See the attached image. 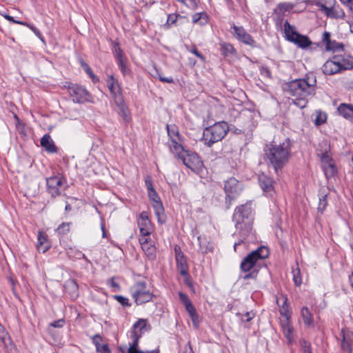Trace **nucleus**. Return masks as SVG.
<instances>
[{"instance_id":"bf43d9fd","label":"nucleus","mask_w":353,"mask_h":353,"mask_svg":"<svg viewBox=\"0 0 353 353\" xmlns=\"http://www.w3.org/2000/svg\"><path fill=\"white\" fill-rule=\"evenodd\" d=\"M291 8H292V6H290V4H289V3H280V4H279V6H278V8H279V10H281V11H288V10H289Z\"/></svg>"},{"instance_id":"8fccbe9b","label":"nucleus","mask_w":353,"mask_h":353,"mask_svg":"<svg viewBox=\"0 0 353 353\" xmlns=\"http://www.w3.org/2000/svg\"><path fill=\"white\" fill-rule=\"evenodd\" d=\"M97 352L100 353H110V350L108 347V344H103L101 346L96 348Z\"/></svg>"},{"instance_id":"a878e982","label":"nucleus","mask_w":353,"mask_h":353,"mask_svg":"<svg viewBox=\"0 0 353 353\" xmlns=\"http://www.w3.org/2000/svg\"><path fill=\"white\" fill-rule=\"evenodd\" d=\"M115 103L119 106L120 113L121 114L123 119L125 121H128V108L125 106L123 97L121 94H118L115 96Z\"/></svg>"},{"instance_id":"6e6552de","label":"nucleus","mask_w":353,"mask_h":353,"mask_svg":"<svg viewBox=\"0 0 353 353\" xmlns=\"http://www.w3.org/2000/svg\"><path fill=\"white\" fill-rule=\"evenodd\" d=\"M130 292L137 305L147 303L152 299V294L147 289L144 282L136 283L130 288Z\"/></svg>"},{"instance_id":"4d7b16f0","label":"nucleus","mask_w":353,"mask_h":353,"mask_svg":"<svg viewBox=\"0 0 353 353\" xmlns=\"http://www.w3.org/2000/svg\"><path fill=\"white\" fill-rule=\"evenodd\" d=\"M190 52L195 54L198 58H199L203 62L205 61V57L199 52V50L196 48H193L190 50Z\"/></svg>"},{"instance_id":"6e6d98bb","label":"nucleus","mask_w":353,"mask_h":353,"mask_svg":"<svg viewBox=\"0 0 353 353\" xmlns=\"http://www.w3.org/2000/svg\"><path fill=\"white\" fill-rule=\"evenodd\" d=\"M179 296L180 300L184 303L185 305L186 304H188V303H191V301L189 299V298H188L187 294H185L184 293H182V292H180L179 294Z\"/></svg>"},{"instance_id":"7ed1b4c3","label":"nucleus","mask_w":353,"mask_h":353,"mask_svg":"<svg viewBox=\"0 0 353 353\" xmlns=\"http://www.w3.org/2000/svg\"><path fill=\"white\" fill-rule=\"evenodd\" d=\"M233 221L235 222V227L239 230L242 236H247L252 225V208L250 204L241 205L236 208L233 214Z\"/></svg>"},{"instance_id":"5fc2aeb1","label":"nucleus","mask_w":353,"mask_h":353,"mask_svg":"<svg viewBox=\"0 0 353 353\" xmlns=\"http://www.w3.org/2000/svg\"><path fill=\"white\" fill-rule=\"evenodd\" d=\"M202 238L201 236H198V241L200 245V250L202 252H208V246L205 245V242L203 243L202 241Z\"/></svg>"},{"instance_id":"6ab92c4d","label":"nucleus","mask_w":353,"mask_h":353,"mask_svg":"<svg viewBox=\"0 0 353 353\" xmlns=\"http://www.w3.org/2000/svg\"><path fill=\"white\" fill-rule=\"evenodd\" d=\"M330 33L328 32H324L323 34V42L325 43V49L326 50H332L335 51L337 50H343V45L341 43H337L334 41H332L330 39Z\"/></svg>"},{"instance_id":"c85d7f7f","label":"nucleus","mask_w":353,"mask_h":353,"mask_svg":"<svg viewBox=\"0 0 353 353\" xmlns=\"http://www.w3.org/2000/svg\"><path fill=\"white\" fill-rule=\"evenodd\" d=\"M138 224L141 235L148 236L151 232V222L150 220L139 221Z\"/></svg>"},{"instance_id":"473e14b6","label":"nucleus","mask_w":353,"mask_h":353,"mask_svg":"<svg viewBox=\"0 0 353 353\" xmlns=\"http://www.w3.org/2000/svg\"><path fill=\"white\" fill-rule=\"evenodd\" d=\"M325 15L331 18H343L345 14L341 8L334 6L326 12Z\"/></svg>"},{"instance_id":"e2e57ef3","label":"nucleus","mask_w":353,"mask_h":353,"mask_svg":"<svg viewBox=\"0 0 353 353\" xmlns=\"http://www.w3.org/2000/svg\"><path fill=\"white\" fill-rule=\"evenodd\" d=\"M205 15V13H196L192 16L193 23H196L199 21L202 16Z\"/></svg>"},{"instance_id":"a211bd4d","label":"nucleus","mask_w":353,"mask_h":353,"mask_svg":"<svg viewBox=\"0 0 353 353\" xmlns=\"http://www.w3.org/2000/svg\"><path fill=\"white\" fill-rule=\"evenodd\" d=\"M259 182L262 190L266 193H271L273 191L274 181L270 176L261 174L259 176Z\"/></svg>"},{"instance_id":"a19ab883","label":"nucleus","mask_w":353,"mask_h":353,"mask_svg":"<svg viewBox=\"0 0 353 353\" xmlns=\"http://www.w3.org/2000/svg\"><path fill=\"white\" fill-rule=\"evenodd\" d=\"M293 281L296 285L299 286L302 283V279L301 276V271L299 267L292 270Z\"/></svg>"},{"instance_id":"4468645a","label":"nucleus","mask_w":353,"mask_h":353,"mask_svg":"<svg viewBox=\"0 0 353 353\" xmlns=\"http://www.w3.org/2000/svg\"><path fill=\"white\" fill-rule=\"evenodd\" d=\"M62 185V179L59 176H52L47 179V187L52 196H57L60 194V187Z\"/></svg>"},{"instance_id":"39448f33","label":"nucleus","mask_w":353,"mask_h":353,"mask_svg":"<svg viewBox=\"0 0 353 353\" xmlns=\"http://www.w3.org/2000/svg\"><path fill=\"white\" fill-rule=\"evenodd\" d=\"M317 154L321 159L323 169L326 177L329 178L333 176L336 172V168L331 157L330 145L327 141H322L319 143Z\"/></svg>"},{"instance_id":"c03bdc74","label":"nucleus","mask_w":353,"mask_h":353,"mask_svg":"<svg viewBox=\"0 0 353 353\" xmlns=\"http://www.w3.org/2000/svg\"><path fill=\"white\" fill-rule=\"evenodd\" d=\"M118 65L123 74L128 73L129 70L127 67L125 58L117 59Z\"/></svg>"},{"instance_id":"4be33fe9","label":"nucleus","mask_w":353,"mask_h":353,"mask_svg":"<svg viewBox=\"0 0 353 353\" xmlns=\"http://www.w3.org/2000/svg\"><path fill=\"white\" fill-rule=\"evenodd\" d=\"M41 145L48 152L54 153L57 152V147L50 136L48 134H46L41 138Z\"/></svg>"},{"instance_id":"052dcab7","label":"nucleus","mask_w":353,"mask_h":353,"mask_svg":"<svg viewBox=\"0 0 353 353\" xmlns=\"http://www.w3.org/2000/svg\"><path fill=\"white\" fill-rule=\"evenodd\" d=\"M260 71L262 75L266 76L268 77H271V72L268 68L263 66L261 68Z\"/></svg>"},{"instance_id":"2eb2a0df","label":"nucleus","mask_w":353,"mask_h":353,"mask_svg":"<svg viewBox=\"0 0 353 353\" xmlns=\"http://www.w3.org/2000/svg\"><path fill=\"white\" fill-rule=\"evenodd\" d=\"M232 28L234 29L235 37L239 40L247 45L254 46L255 43L254 39L249 34L245 32V30L242 27L233 25Z\"/></svg>"},{"instance_id":"5701e85b","label":"nucleus","mask_w":353,"mask_h":353,"mask_svg":"<svg viewBox=\"0 0 353 353\" xmlns=\"http://www.w3.org/2000/svg\"><path fill=\"white\" fill-rule=\"evenodd\" d=\"M180 140H181V139H176V138H174V139L170 140L168 142V145H169L170 151L173 154H176L179 159H180V156L183 155L184 153L185 152H183V148L182 145L179 143Z\"/></svg>"},{"instance_id":"f704fd0d","label":"nucleus","mask_w":353,"mask_h":353,"mask_svg":"<svg viewBox=\"0 0 353 353\" xmlns=\"http://www.w3.org/2000/svg\"><path fill=\"white\" fill-rule=\"evenodd\" d=\"M108 86L110 91L113 94L114 99L116 95L121 94L119 93V88L118 83L115 82L112 76H111L110 79L108 80Z\"/></svg>"},{"instance_id":"864d4df0","label":"nucleus","mask_w":353,"mask_h":353,"mask_svg":"<svg viewBox=\"0 0 353 353\" xmlns=\"http://www.w3.org/2000/svg\"><path fill=\"white\" fill-rule=\"evenodd\" d=\"M30 29L36 34V36L41 39L43 42H44V39L42 37L41 32L34 26L31 25L30 26Z\"/></svg>"},{"instance_id":"b1692460","label":"nucleus","mask_w":353,"mask_h":353,"mask_svg":"<svg viewBox=\"0 0 353 353\" xmlns=\"http://www.w3.org/2000/svg\"><path fill=\"white\" fill-rule=\"evenodd\" d=\"M141 336V334L137 331H132L131 338L132 339V343L130 345L128 350V353H145L143 351L137 350L139 340Z\"/></svg>"},{"instance_id":"ea45409f","label":"nucleus","mask_w":353,"mask_h":353,"mask_svg":"<svg viewBox=\"0 0 353 353\" xmlns=\"http://www.w3.org/2000/svg\"><path fill=\"white\" fill-rule=\"evenodd\" d=\"M146 325H147L146 320H145V319H139L133 325V331H137L139 333L141 334V331L144 328H145Z\"/></svg>"},{"instance_id":"bb28decb","label":"nucleus","mask_w":353,"mask_h":353,"mask_svg":"<svg viewBox=\"0 0 353 353\" xmlns=\"http://www.w3.org/2000/svg\"><path fill=\"white\" fill-rule=\"evenodd\" d=\"M140 243L141 244V248L145 252L146 255L150 259H154L155 258V248L152 243L148 242V239H145V241H142V239L140 240Z\"/></svg>"},{"instance_id":"20e7f679","label":"nucleus","mask_w":353,"mask_h":353,"mask_svg":"<svg viewBox=\"0 0 353 353\" xmlns=\"http://www.w3.org/2000/svg\"><path fill=\"white\" fill-rule=\"evenodd\" d=\"M228 130L229 126L226 122H217L203 130L202 141L205 145L210 147L214 143L221 141Z\"/></svg>"},{"instance_id":"ddd939ff","label":"nucleus","mask_w":353,"mask_h":353,"mask_svg":"<svg viewBox=\"0 0 353 353\" xmlns=\"http://www.w3.org/2000/svg\"><path fill=\"white\" fill-rule=\"evenodd\" d=\"M175 259L176 261L177 269L183 276H188V266L185 255L179 245L174 247Z\"/></svg>"},{"instance_id":"37998d69","label":"nucleus","mask_w":353,"mask_h":353,"mask_svg":"<svg viewBox=\"0 0 353 353\" xmlns=\"http://www.w3.org/2000/svg\"><path fill=\"white\" fill-rule=\"evenodd\" d=\"M60 234H65L70 231V223H62L57 229Z\"/></svg>"},{"instance_id":"338daca9","label":"nucleus","mask_w":353,"mask_h":353,"mask_svg":"<svg viewBox=\"0 0 353 353\" xmlns=\"http://www.w3.org/2000/svg\"><path fill=\"white\" fill-rule=\"evenodd\" d=\"M110 284L112 288L115 289V290H117L119 289V285L114 281V278H111L110 279Z\"/></svg>"},{"instance_id":"423d86ee","label":"nucleus","mask_w":353,"mask_h":353,"mask_svg":"<svg viewBox=\"0 0 353 353\" xmlns=\"http://www.w3.org/2000/svg\"><path fill=\"white\" fill-rule=\"evenodd\" d=\"M269 255V250L268 248L261 246L258 249L252 251L247 255L241 261V269L242 271L247 272L252 270L256 263L259 259H264Z\"/></svg>"},{"instance_id":"79ce46f5","label":"nucleus","mask_w":353,"mask_h":353,"mask_svg":"<svg viewBox=\"0 0 353 353\" xmlns=\"http://www.w3.org/2000/svg\"><path fill=\"white\" fill-rule=\"evenodd\" d=\"M283 334L290 343L293 340V327L292 325H286L283 329Z\"/></svg>"},{"instance_id":"f257e3e1","label":"nucleus","mask_w":353,"mask_h":353,"mask_svg":"<svg viewBox=\"0 0 353 353\" xmlns=\"http://www.w3.org/2000/svg\"><path fill=\"white\" fill-rule=\"evenodd\" d=\"M316 79L314 74H307L303 79H297L288 83L284 87L285 92L294 99L293 103L300 108L306 106L308 97L316 93Z\"/></svg>"},{"instance_id":"09e8293b","label":"nucleus","mask_w":353,"mask_h":353,"mask_svg":"<svg viewBox=\"0 0 353 353\" xmlns=\"http://www.w3.org/2000/svg\"><path fill=\"white\" fill-rule=\"evenodd\" d=\"M257 274H258V270H252L251 272H250L248 274H245L243 276V279L244 280H248L250 279H256V276H257Z\"/></svg>"},{"instance_id":"393cba45","label":"nucleus","mask_w":353,"mask_h":353,"mask_svg":"<svg viewBox=\"0 0 353 353\" xmlns=\"http://www.w3.org/2000/svg\"><path fill=\"white\" fill-rule=\"evenodd\" d=\"M338 112L344 118L352 120L353 116V105L341 103L338 108Z\"/></svg>"},{"instance_id":"dca6fc26","label":"nucleus","mask_w":353,"mask_h":353,"mask_svg":"<svg viewBox=\"0 0 353 353\" xmlns=\"http://www.w3.org/2000/svg\"><path fill=\"white\" fill-rule=\"evenodd\" d=\"M338 63L333 57L332 59L327 60L322 67L323 72L327 75H332L341 72V68H339Z\"/></svg>"},{"instance_id":"f03ea898","label":"nucleus","mask_w":353,"mask_h":353,"mask_svg":"<svg viewBox=\"0 0 353 353\" xmlns=\"http://www.w3.org/2000/svg\"><path fill=\"white\" fill-rule=\"evenodd\" d=\"M290 154V144L288 139L279 143L272 141L271 144L267 145L265 150L269 163L274 168L276 172L288 162Z\"/></svg>"},{"instance_id":"de8ad7c7","label":"nucleus","mask_w":353,"mask_h":353,"mask_svg":"<svg viewBox=\"0 0 353 353\" xmlns=\"http://www.w3.org/2000/svg\"><path fill=\"white\" fill-rule=\"evenodd\" d=\"M301 347L304 353H311L310 344L305 340L300 341Z\"/></svg>"},{"instance_id":"c756f323","label":"nucleus","mask_w":353,"mask_h":353,"mask_svg":"<svg viewBox=\"0 0 353 353\" xmlns=\"http://www.w3.org/2000/svg\"><path fill=\"white\" fill-rule=\"evenodd\" d=\"M335 3V0H316V5L321 8L325 14L332 8Z\"/></svg>"},{"instance_id":"f8f14e48","label":"nucleus","mask_w":353,"mask_h":353,"mask_svg":"<svg viewBox=\"0 0 353 353\" xmlns=\"http://www.w3.org/2000/svg\"><path fill=\"white\" fill-rule=\"evenodd\" d=\"M69 93L74 102L84 103L88 101L89 94L88 91L81 86L74 85L69 87Z\"/></svg>"},{"instance_id":"1a4fd4ad","label":"nucleus","mask_w":353,"mask_h":353,"mask_svg":"<svg viewBox=\"0 0 353 353\" xmlns=\"http://www.w3.org/2000/svg\"><path fill=\"white\" fill-rule=\"evenodd\" d=\"M224 190L226 194V203L228 204V208H229L232 201L240 194L242 187L238 180L232 177L225 181Z\"/></svg>"},{"instance_id":"cd10ccee","label":"nucleus","mask_w":353,"mask_h":353,"mask_svg":"<svg viewBox=\"0 0 353 353\" xmlns=\"http://www.w3.org/2000/svg\"><path fill=\"white\" fill-rule=\"evenodd\" d=\"M49 248H50V245L47 241V237L41 232H39V234H38V245H37L38 250L39 252L44 253Z\"/></svg>"},{"instance_id":"13d9d810","label":"nucleus","mask_w":353,"mask_h":353,"mask_svg":"<svg viewBox=\"0 0 353 353\" xmlns=\"http://www.w3.org/2000/svg\"><path fill=\"white\" fill-rule=\"evenodd\" d=\"M64 324V320L63 319H59L57 321H54V322L51 323L50 325L52 327H62Z\"/></svg>"},{"instance_id":"f3484780","label":"nucleus","mask_w":353,"mask_h":353,"mask_svg":"<svg viewBox=\"0 0 353 353\" xmlns=\"http://www.w3.org/2000/svg\"><path fill=\"white\" fill-rule=\"evenodd\" d=\"M341 333L343 334L341 349L347 353H352L351 345L353 343V332L342 330Z\"/></svg>"},{"instance_id":"774afa93","label":"nucleus","mask_w":353,"mask_h":353,"mask_svg":"<svg viewBox=\"0 0 353 353\" xmlns=\"http://www.w3.org/2000/svg\"><path fill=\"white\" fill-rule=\"evenodd\" d=\"M190 316L191 317L192 319V321L193 322V323L196 325L198 323H199V316L197 314L196 312L194 313V315H190Z\"/></svg>"},{"instance_id":"69168bd1","label":"nucleus","mask_w":353,"mask_h":353,"mask_svg":"<svg viewBox=\"0 0 353 353\" xmlns=\"http://www.w3.org/2000/svg\"><path fill=\"white\" fill-rule=\"evenodd\" d=\"M245 321L249 322L254 317V314L252 312H248L245 314Z\"/></svg>"},{"instance_id":"58836bf2","label":"nucleus","mask_w":353,"mask_h":353,"mask_svg":"<svg viewBox=\"0 0 353 353\" xmlns=\"http://www.w3.org/2000/svg\"><path fill=\"white\" fill-rule=\"evenodd\" d=\"M234 48L231 44L227 43H223L221 44V52L224 57H227L232 54L234 52Z\"/></svg>"},{"instance_id":"680f3d73","label":"nucleus","mask_w":353,"mask_h":353,"mask_svg":"<svg viewBox=\"0 0 353 353\" xmlns=\"http://www.w3.org/2000/svg\"><path fill=\"white\" fill-rule=\"evenodd\" d=\"M177 19V16L176 14H169L168 16L167 23L168 24H172L174 23Z\"/></svg>"},{"instance_id":"49530a36","label":"nucleus","mask_w":353,"mask_h":353,"mask_svg":"<svg viewBox=\"0 0 353 353\" xmlns=\"http://www.w3.org/2000/svg\"><path fill=\"white\" fill-rule=\"evenodd\" d=\"M114 299L120 303L123 306H129L130 303L128 302V299L121 296V295H115Z\"/></svg>"},{"instance_id":"9d476101","label":"nucleus","mask_w":353,"mask_h":353,"mask_svg":"<svg viewBox=\"0 0 353 353\" xmlns=\"http://www.w3.org/2000/svg\"><path fill=\"white\" fill-rule=\"evenodd\" d=\"M180 159L187 168L195 173H199L203 168V161L196 153L185 152L180 156Z\"/></svg>"},{"instance_id":"9b49d317","label":"nucleus","mask_w":353,"mask_h":353,"mask_svg":"<svg viewBox=\"0 0 353 353\" xmlns=\"http://www.w3.org/2000/svg\"><path fill=\"white\" fill-rule=\"evenodd\" d=\"M148 196L152 202V205L154 210L158 221L161 223H164V209L157 192L154 190L149 191Z\"/></svg>"},{"instance_id":"2f4dec72","label":"nucleus","mask_w":353,"mask_h":353,"mask_svg":"<svg viewBox=\"0 0 353 353\" xmlns=\"http://www.w3.org/2000/svg\"><path fill=\"white\" fill-rule=\"evenodd\" d=\"M287 299L285 298L282 306H281L280 312L281 315L285 317V319L281 321V326L283 329L286 325H291L289 322V316L288 314V306L286 305Z\"/></svg>"},{"instance_id":"c9c22d12","label":"nucleus","mask_w":353,"mask_h":353,"mask_svg":"<svg viewBox=\"0 0 353 353\" xmlns=\"http://www.w3.org/2000/svg\"><path fill=\"white\" fill-rule=\"evenodd\" d=\"M166 129L170 140L174 139V138H176V139H181L178 128L175 125H167Z\"/></svg>"},{"instance_id":"4c0bfd02","label":"nucleus","mask_w":353,"mask_h":353,"mask_svg":"<svg viewBox=\"0 0 353 353\" xmlns=\"http://www.w3.org/2000/svg\"><path fill=\"white\" fill-rule=\"evenodd\" d=\"M79 62L82 68L84 69L85 72L90 76V77L92 79V81L94 82L98 81V78L94 74L90 66L82 59H79Z\"/></svg>"},{"instance_id":"0e129e2a","label":"nucleus","mask_w":353,"mask_h":353,"mask_svg":"<svg viewBox=\"0 0 353 353\" xmlns=\"http://www.w3.org/2000/svg\"><path fill=\"white\" fill-rule=\"evenodd\" d=\"M145 185L147 187L148 192L154 190L153 188L152 183L150 179L145 180Z\"/></svg>"},{"instance_id":"7c9ffc66","label":"nucleus","mask_w":353,"mask_h":353,"mask_svg":"<svg viewBox=\"0 0 353 353\" xmlns=\"http://www.w3.org/2000/svg\"><path fill=\"white\" fill-rule=\"evenodd\" d=\"M0 341L4 347H8L12 344L10 337L5 327L0 323Z\"/></svg>"},{"instance_id":"e433bc0d","label":"nucleus","mask_w":353,"mask_h":353,"mask_svg":"<svg viewBox=\"0 0 353 353\" xmlns=\"http://www.w3.org/2000/svg\"><path fill=\"white\" fill-rule=\"evenodd\" d=\"M327 193H322L321 195H319V201L317 210L320 213H323L327 205Z\"/></svg>"},{"instance_id":"0eeeda50","label":"nucleus","mask_w":353,"mask_h":353,"mask_svg":"<svg viewBox=\"0 0 353 353\" xmlns=\"http://www.w3.org/2000/svg\"><path fill=\"white\" fill-rule=\"evenodd\" d=\"M284 33L285 39L299 47L305 48L310 46L312 42L307 36L302 35L296 31L295 27L286 21L284 23Z\"/></svg>"},{"instance_id":"603ef678","label":"nucleus","mask_w":353,"mask_h":353,"mask_svg":"<svg viewBox=\"0 0 353 353\" xmlns=\"http://www.w3.org/2000/svg\"><path fill=\"white\" fill-rule=\"evenodd\" d=\"M186 311L188 312L189 315H194V313L196 312L194 307L192 304V303H188L185 305Z\"/></svg>"},{"instance_id":"72a5a7b5","label":"nucleus","mask_w":353,"mask_h":353,"mask_svg":"<svg viewBox=\"0 0 353 353\" xmlns=\"http://www.w3.org/2000/svg\"><path fill=\"white\" fill-rule=\"evenodd\" d=\"M301 316L306 325H310L313 323L312 315L307 307H303L301 310Z\"/></svg>"},{"instance_id":"3c124183","label":"nucleus","mask_w":353,"mask_h":353,"mask_svg":"<svg viewBox=\"0 0 353 353\" xmlns=\"http://www.w3.org/2000/svg\"><path fill=\"white\" fill-rule=\"evenodd\" d=\"M102 341V338L100 335L96 334L92 337V343L96 346V348L101 346V342Z\"/></svg>"},{"instance_id":"aec40b11","label":"nucleus","mask_w":353,"mask_h":353,"mask_svg":"<svg viewBox=\"0 0 353 353\" xmlns=\"http://www.w3.org/2000/svg\"><path fill=\"white\" fill-rule=\"evenodd\" d=\"M336 62H338L341 70H350L353 68V62L347 57L341 55H335L333 57Z\"/></svg>"},{"instance_id":"a18cd8bd","label":"nucleus","mask_w":353,"mask_h":353,"mask_svg":"<svg viewBox=\"0 0 353 353\" xmlns=\"http://www.w3.org/2000/svg\"><path fill=\"white\" fill-rule=\"evenodd\" d=\"M114 52L117 60L124 58L123 51L118 43H114Z\"/></svg>"},{"instance_id":"412c9836","label":"nucleus","mask_w":353,"mask_h":353,"mask_svg":"<svg viewBox=\"0 0 353 353\" xmlns=\"http://www.w3.org/2000/svg\"><path fill=\"white\" fill-rule=\"evenodd\" d=\"M64 288L66 292H68L72 299H76L79 296L78 285L77 282L73 279H70L65 282Z\"/></svg>"}]
</instances>
